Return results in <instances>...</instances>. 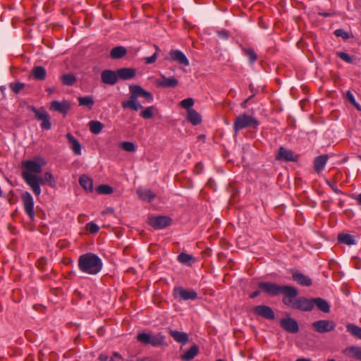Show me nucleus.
I'll list each match as a JSON object with an SVG mask.
<instances>
[{"instance_id":"1","label":"nucleus","mask_w":361,"mask_h":361,"mask_svg":"<svg viewBox=\"0 0 361 361\" xmlns=\"http://www.w3.org/2000/svg\"><path fill=\"white\" fill-rule=\"evenodd\" d=\"M259 288L270 296H277L279 294H283V297L282 302L288 307L292 308V305L298 295V290L296 288L285 285L279 286L278 284L272 282H259L258 283Z\"/></svg>"},{"instance_id":"2","label":"nucleus","mask_w":361,"mask_h":361,"mask_svg":"<svg viewBox=\"0 0 361 361\" xmlns=\"http://www.w3.org/2000/svg\"><path fill=\"white\" fill-rule=\"evenodd\" d=\"M130 97L128 100L123 101L121 106L123 109H130L131 110L137 111L143 108L139 102L137 98L139 97H144L148 102L153 101L154 97L151 92L145 90L138 85H130L129 86Z\"/></svg>"},{"instance_id":"3","label":"nucleus","mask_w":361,"mask_h":361,"mask_svg":"<svg viewBox=\"0 0 361 361\" xmlns=\"http://www.w3.org/2000/svg\"><path fill=\"white\" fill-rule=\"evenodd\" d=\"M316 306L317 308L324 313L330 312V305L322 298H314L309 299L305 297L296 298L294 304L292 305V309L302 312H310Z\"/></svg>"},{"instance_id":"4","label":"nucleus","mask_w":361,"mask_h":361,"mask_svg":"<svg viewBox=\"0 0 361 361\" xmlns=\"http://www.w3.org/2000/svg\"><path fill=\"white\" fill-rule=\"evenodd\" d=\"M102 259L94 253L87 252L79 257L78 268L84 273L95 275L102 270Z\"/></svg>"},{"instance_id":"5","label":"nucleus","mask_w":361,"mask_h":361,"mask_svg":"<svg viewBox=\"0 0 361 361\" xmlns=\"http://www.w3.org/2000/svg\"><path fill=\"white\" fill-rule=\"evenodd\" d=\"M46 161L42 158L37 157L32 160H26L22 162L24 170L22 172V178L24 180L25 174H39L42 173V168L45 166Z\"/></svg>"},{"instance_id":"6","label":"nucleus","mask_w":361,"mask_h":361,"mask_svg":"<svg viewBox=\"0 0 361 361\" xmlns=\"http://www.w3.org/2000/svg\"><path fill=\"white\" fill-rule=\"evenodd\" d=\"M259 121L255 117L247 114H243L237 116L233 122V130L238 133L240 130L247 128H257Z\"/></svg>"},{"instance_id":"7","label":"nucleus","mask_w":361,"mask_h":361,"mask_svg":"<svg viewBox=\"0 0 361 361\" xmlns=\"http://www.w3.org/2000/svg\"><path fill=\"white\" fill-rule=\"evenodd\" d=\"M137 340L143 345L151 344L154 347L160 346L165 343V336L161 333L153 335L142 332L137 334Z\"/></svg>"},{"instance_id":"8","label":"nucleus","mask_w":361,"mask_h":361,"mask_svg":"<svg viewBox=\"0 0 361 361\" xmlns=\"http://www.w3.org/2000/svg\"><path fill=\"white\" fill-rule=\"evenodd\" d=\"M25 182L30 186L35 196H39L41 192V185L47 184L44 180V177L37 176V174H25Z\"/></svg>"},{"instance_id":"9","label":"nucleus","mask_w":361,"mask_h":361,"mask_svg":"<svg viewBox=\"0 0 361 361\" xmlns=\"http://www.w3.org/2000/svg\"><path fill=\"white\" fill-rule=\"evenodd\" d=\"M312 329L319 334H326L332 331L336 328V323L331 320L321 319L312 323Z\"/></svg>"},{"instance_id":"10","label":"nucleus","mask_w":361,"mask_h":361,"mask_svg":"<svg viewBox=\"0 0 361 361\" xmlns=\"http://www.w3.org/2000/svg\"><path fill=\"white\" fill-rule=\"evenodd\" d=\"M30 109L35 114L36 119L42 121V123L40 125L41 128L44 130H50L51 128L50 116L46 110L43 108L37 109L34 106H31Z\"/></svg>"},{"instance_id":"11","label":"nucleus","mask_w":361,"mask_h":361,"mask_svg":"<svg viewBox=\"0 0 361 361\" xmlns=\"http://www.w3.org/2000/svg\"><path fill=\"white\" fill-rule=\"evenodd\" d=\"M172 220L166 216H149L147 223L154 229H163L171 224Z\"/></svg>"},{"instance_id":"12","label":"nucleus","mask_w":361,"mask_h":361,"mask_svg":"<svg viewBox=\"0 0 361 361\" xmlns=\"http://www.w3.org/2000/svg\"><path fill=\"white\" fill-rule=\"evenodd\" d=\"M276 159L281 161H293L297 162L299 159V155L295 154L291 149H288L284 147H280L276 155Z\"/></svg>"},{"instance_id":"13","label":"nucleus","mask_w":361,"mask_h":361,"mask_svg":"<svg viewBox=\"0 0 361 361\" xmlns=\"http://www.w3.org/2000/svg\"><path fill=\"white\" fill-rule=\"evenodd\" d=\"M21 200L26 214L31 219H34L35 213L34 211V200L32 195L28 191H25L21 194Z\"/></svg>"},{"instance_id":"14","label":"nucleus","mask_w":361,"mask_h":361,"mask_svg":"<svg viewBox=\"0 0 361 361\" xmlns=\"http://www.w3.org/2000/svg\"><path fill=\"white\" fill-rule=\"evenodd\" d=\"M252 312L255 314L260 316L266 319L274 320L275 319V314L273 310L268 305H257L252 308Z\"/></svg>"},{"instance_id":"15","label":"nucleus","mask_w":361,"mask_h":361,"mask_svg":"<svg viewBox=\"0 0 361 361\" xmlns=\"http://www.w3.org/2000/svg\"><path fill=\"white\" fill-rule=\"evenodd\" d=\"M166 60L171 61H176L180 65L188 66L190 65L189 61L183 52L178 49L171 50L169 56L165 58Z\"/></svg>"},{"instance_id":"16","label":"nucleus","mask_w":361,"mask_h":361,"mask_svg":"<svg viewBox=\"0 0 361 361\" xmlns=\"http://www.w3.org/2000/svg\"><path fill=\"white\" fill-rule=\"evenodd\" d=\"M280 326L283 329L290 334H296L299 331L298 322L291 317L281 319Z\"/></svg>"},{"instance_id":"17","label":"nucleus","mask_w":361,"mask_h":361,"mask_svg":"<svg viewBox=\"0 0 361 361\" xmlns=\"http://www.w3.org/2000/svg\"><path fill=\"white\" fill-rule=\"evenodd\" d=\"M101 80L104 84L114 85L118 80L117 70L116 71L110 69L104 70L101 73Z\"/></svg>"},{"instance_id":"18","label":"nucleus","mask_w":361,"mask_h":361,"mask_svg":"<svg viewBox=\"0 0 361 361\" xmlns=\"http://www.w3.org/2000/svg\"><path fill=\"white\" fill-rule=\"evenodd\" d=\"M161 79L155 81L156 86L161 88L176 87L178 85V80L174 77L166 78L162 73L160 74Z\"/></svg>"},{"instance_id":"19","label":"nucleus","mask_w":361,"mask_h":361,"mask_svg":"<svg viewBox=\"0 0 361 361\" xmlns=\"http://www.w3.org/2000/svg\"><path fill=\"white\" fill-rule=\"evenodd\" d=\"M71 109V104L67 101H53L50 104L49 109L53 111H57L66 116Z\"/></svg>"},{"instance_id":"20","label":"nucleus","mask_w":361,"mask_h":361,"mask_svg":"<svg viewBox=\"0 0 361 361\" xmlns=\"http://www.w3.org/2000/svg\"><path fill=\"white\" fill-rule=\"evenodd\" d=\"M175 297H178L183 300H195L197 298V293L194 290H186L182 287L174 289Z\"/></svg>"},{"instance_id":"21","label":"nucleus","mask_w":361,"mask_h":361,"mask_svg":"<svg viewBox=\"0 0 361 361\" xmlns=\"http://www.w3.org/2000/svg\"><path fill=\"white\" fill-rule=\"evenodd\" d=\"M293 280L303 286H310L312 279L298 270H291Z\"/></svg>"},{"instance_id":"22","label":"nucleus","mask_w":361,"mask_h":361,"mask_svg":"<svg viewBox=\"0 0 361 361\" xmlns=\"http://www.w3.org/2000/svg\"><path fill=\"white\" fill-rule=\"evenodd\" d=\"M137 71L133 68H121L117 70L118 79L128 80L136 75Z\"/></svg>"},{"instance_id":"23","label":"nucleus","mask_w":361,"mask_h":361,"mask_svg":"<svg viewBox=\"0 0 361 361\" xmlns=\"http://www.w3.org/2000/svg\"><path fill=\"white\" fill-rule=\"evenodd\" d=\"M170 335L178 343L185 344L188 342L189 337L188 334L182 331H178L177 330L169 329V331Z\"/></svg>"},{"instance_id":"24","label":"nucleus","mask_w":361,"mask_h":361,"mask_svg":"<svg viewBox=\"0 0 361 361\" xmlns=\"http://www.w3.org/2000/svg\"><path fill=\"white\" fill-rule=\"evenodd\" d=\"M66 137L68 139V144L71 149L73 150L75 155L81 154V145L75 139V137L71 133H67Z\"/></svg>"},{"instance_id":"25","label":"nucleus","mask_w":361,"mask_h":361,"mask_svg":"<svg viewBox=\"0 0 361 361\" xmlns=\"http://www.w3.org/2000/svg\"><path fill=\"white\" fill-rule=\"evenodd\" d=\"M328 159L329 157L326 154L318 156L314 159V169L317 173H319L324 169Z\"/></svg>"},{"instance_id":"26","label":"nucleus","mask_w":361,"mask_h":361,"mask_svg":"<svg viewBox=\"0 0 361 361\" xmlns=\"http://www.w3.org/2000/svg\"><path fill=\"white\" fill-rule=\"evenodd\" d=\"M79 183L82 188L88 192H92L93 190V180L87 175H82L79 178Z\"/></svg>"},{"instance_id":"27","label":"nucleus","mask_w":361,"mask_h":361,"mask_svg":"<svg viewBox=\"0 0 361 361\" xmlns=\"http://www.w3.org/2000/svg\"><path fill=\"white\" fill-rule=\"evenodd\" d=\"M127 54V49L123 46H117L114 47L111 51L109 56L112 59H120Z\"/></svg>"},{"instance_id":"28","label":"nucleus","mask_w":361,"mask_h":361,"mask_svg":"<svg viewBox=\"0 0 361 361\" xmlns=\"http://www.w3.org/2000/svg\"><path fill=\"white\" fill-rule=\"evenodd\" d=\"M199 353V347L196 344H193L184 354L180 355L183 360L190 361L192 360Z\"/></svg>"},{"instance_id":"29","label":"nucleus","mask_w":361,"mask_h":361,"mask_svg":"<svg viewBox=\"0 0 361 361\" xmlns=\"http://www.w3.org/2000/svg\"><path fill=\"white\" fill-rule=\"evenodd\" d=\"M31 75H32V77L34 78V79L37 80H45L46 78V75H47V71H46V69L41 66H35L32 71H31Z\"/></svg>"},{"instance_id":"30","label":"nucleus","mask_w":361,"mask_h":361,"mask_svg":"<svg viewBox=\"0 0 361 361\" xmlns=\"http://www.w3.org/2000/svg\"><path fill=\"white\" fill-rule=\"evenodd\" d=\"M187 113H188L187 118L193 126H197V125H199L201 123V122H202L201 116L200 115L199 113L197 112L196 110H195L194 109H190V110H188V111Z\"/></svg>"},{"instance_id":"31","label":"nucleus","mask_w":361,"mask_h":361,"mask_svg":"<svg viewBox=\"0 0 361 361\" xmlns=\"http://www.w3.org/2000/svg\"><path fill=\"white\" fill-rule=\"evenodd\" d=\"M139 197L145 201L151 202L155 197V194L148 189H139L137 191Z\"/></svg>"},{"instance_id":"32","label":"nucleus","mask_w":361,"mask_h":361,"mask_svg":"<svg viewBox=\"0 0 361 361\" xmlns=\"http://www.w3.org/2000/svg\"><path fill=\"white\" fill-rule=\"evenodd\" d=\"M346 330L348 333H350L353 336L361 339V327L352 324L348 323L345 325Z\"/></svg>"},{"instance_id":"33","label":"nucleus","mask_w":361,"mask_h":361,"mask_svg":"<svg viewBox=\"0 0 361 361\" xmlns=\"http://www.w3.org/2000/svg\"><path fill=\"white\" fill-rule=\"evenodd\" d=\"M338 240L343 243L348 245H351L355 244V240L354 239V237L351 235L350 234L348 233H340L338 235Z\"/></svg>"},{"instance_id":"34","label":"nucleus","mask_w":361,"mask_h":361,"mask_svg":"<svg viewBox=\"0 0 361 361\" xmlns=\"http://www.w3.org/2000/svg\"><path fill=\"white\" fill-rule=\"evenodd\" d=\"M61 80L63 85L66 86H72L77 80L75 75L72 73H66L61 75Z\"/></svg>"},{"instance_id":"35","label":"nucleus","mask_w":361,"mask_h":361,"mask_svg":"<svg viewBox=\"0 0 361 361\" xmlns=\"http://www.w3.org/2000/svg\"><path fill=\"white\" fill-rule=\"evenodd\" d=\"M89 128L90 131L94 134H99L102 132L104 125L97 121H91L89 122Z\"/></svg>"},{"instance_id":"36","label":"nucleus","mask_w":361,"mask_h":361,"mask_svg":"<svg viewBox=\"0 0 361 361\" xmlns=\"http://www.w3.org/2000/svg\"><path fill=\"white\" fill-rule=\"evenodd\" d=\"M79 105L88 107L90 109H92L94 104V101L91 96L80 97H78Z\"/></svg>"},{"instance_id":"37","label":"nucleus","mask_w":361,"mask_h":361,"mask_svg":"<svg viewBox=\"0 0 361 361\" xmlns=\"http://www.w3.org/2000/svg\"><path fill=\"white\" fill-rule=\"evenodd\" d=\"M178 259L180 262L188 265L191 264V262H195V258L192 255L185 252H181L178 256Z\"/></svg>"},{"instance_id":"38","label":"nucleus","mask_w":361,"mask_h":361,"mask_svg":"<svg viewBox=\"0 0 361 361\" xmlns=\"http://www.w3.org/2000/svg\"><path fill=\"white\" fill-rule=\"evenodd\" d=\"M345 353H351L353 354V357L361 360V347L350 346L345 350Z\"/></svg>"},{"instance_id":"39","label":"nucleus","mask_w":361,"mask_h":361,"mask_svg":"<svg viewBox=\"0 0 361 361\" xmlns=\"http://www.w3.org/2000/svg\"><path fill=\"white\" fill-rule=\"evenodd\" d=\"M154 109L155 107L154 106L147 107L140 112V116L145 119H150L154 116Z\"/></svg>"},{"instance_id":"40","label":"nucleus","mask_w":361,"mask_h":361,"mask_svg":"<svg viewBox=\"0 0 361 361\" xmlns=\"http://www.w3.org/2000/svg\"><path fill=\"white\" fill-rule=\"evenodd\" d=\"M96 190L99 194H104V195H109L114 192V189L112 187H111L108 185H104V184L99 185L97 188Z\"/></svg>"},{"instance_id":"41","label":"nucleus","mask_w":361,"mask_h":361,"mask_svg":"<svg viewBox=\"0 0 361 361\" xmlns=\"http://www.w3.org/2000/svg\"><path fill=\"white\" fill-rule=\"evenodd\" d=\"M195 101L192 98H187L183 100H182L180 103V105L182 108L187 110V112L188 110L193 109L192 106L194 105Z\"/></svg>"},{"instance_id":"42","label":"nucleus","mask_w":361,"mask_h":361,"mask_svg":"<svg viewBox=\"0 0 361 361\" xmlns=\"http://www.w3.org/2000/svg\"><path fill=\"white\" fill-rule=\"evenodd\" d=\"M44 180H45L46 183L51 187H54L56 185V181L54 180V176L49 171H47L44 173Z\"/></svg>"},{"instance_id":"43","label":"nucleus","mask_w":361,"mask_h":361,"mask_svg":"<svg viewBox=\"0 0 361 361\" xmlns=\"http://www.w3.org/2000/svg\"><path fill=\"white\" fill-rule=\"evenodd\" d=\"M121 147L123 150H125L126 152H135V149H136L135 145L133 142H128V141L121 142Z\"/></svg>"},{"instance_id":"44","label":"nucleus","mask_w":361,"mask_h":361,"mask_svg":"<svg viewBox=\"0 0 361 361\" xmlns=\"http://www.w3.org/2000/svg\"><path fill=\"white\" fill-rule=\"evenodd\" d=\"M243 50L245 53V55L249 58L250 63H252L257 59V55L253 49L247 48L244 49Z\"/></svg>"},{"instance_id":"45","label":"nucleus","mask_w":361,"mask_h":361,"mask_svg":"<svg viewBox=\"0 0 361 361\" xmlns=\"http://www.w3.org/2000/svg\"><path fill=\"white\" fill-rule=\"evenodd\" d=\"M336 55L346 63H351L353 62L352 57L345 52L338 51L336 53Z\"/></svg>"},{"instance_id":"46","label":"nucleus","mask_w":361,"mask_h":361,"mask_svg":"<svg viewBox=\"0 0 361 361\" xmlns=\"http://www.w3.org/2000/svg\"><path fill=\"white\" fill-rule=\"evenodd\" d=\"M24 87V83L20 82L10 83V87L16 94H18Z\"/></svg>"},{"instance_id":"47","label":"nucleus","mask_w":361,"mask_h":361,"mask_svg":"<svg viewBox=\"0 0 361 361\" xmlns=\"http://www.w3.org/2000/svg\"><path fill=\"white\" fill-rule=\"evenodd\" d=\"M334 35L336 37H341L343 39H348L350 37V34L343 29H337L334 31Z\"/></svg>"},{"instance_id":"48","label":"nucleus","mask_w":361,"mask_h":361,"mask_svg":"<svg viewBox=\"0 0 361 361\" xmlns=\"http://www.w3.org/2000/svg\"><path fill=\"white\" fill-rule=\"evenodd\" d=\"M87 230L91 233L94 234L99 231V226L94 222H90L86 224Z\"/></svg>"},{"instance_id":"49","label":"nucleus","mask_w":361,"mask_h":361,"mask_svg":"<svg viewBox=\"0 0 361 361\" xmlns=\"http://www.w3.org/2000/svg\"><path fill=\"white\" fill-rule=\"evenodd\" d=\"M157 57V53H154L152 56L145 58V62L146 64L153 63L156 61Z\"/></svg>"},{"instance_id":"50","label":"nucleus","mask_w":361,"mask_h":361,"mask_svg":"<svg viewBox=\"0 0 361 361\" xmlns=\"http://www.w3.org/2000/svg\"><path fill=\"white\" fill-rule=\"evenodd\" d=\"M218 36L222 39H226L228 37V32L225 30L217 32Z\"/></svg>"},{"instance_id":"51","label":"nucleus","mask_w":361,"mask_h":361,"mask_svg":"<svg viewBox=\"0 0 361 361\" xmlns=\"http://www.w3.org/2000/svg\"><path fill=\"white\" fill-rule=\"evenodd\" d=\"M99 361H114L112 357H109L107 355L103 354L99 355Z\"/></svg>"},{"instance_id":"52","label":"nucleus","mask_w":361,"mask_h":361,"mask_svg":"<svg viewBox=\"0 0 361 361\" xmlns=\"http://www.w3.org/2000/svg\"><path fill=\"white\" fill-rule=\"evenodd\" d=\"M345 98L349 101V102L355 99L353 93L350 90L347 91L345 94Z\"/></svg>"},{"instance_id":"53","label":"nucleus","mask_w":361,"mask_h":361,"mask_svg":"<svg viewBox=\"0 0 361 361\" xmlns=\"http://www.w3.org/2000/svg\"><path fill=\"white\" fill-rule=\"evenodd\" d=\"M203 169V164L202 163H197L195 166V172L197 173H200Z\"/></svg>"},{"instance_id":"54","label":"nucleus","mask_w":361,"mask_h":361,"mask_svg":"<svg viewBox=\"0 0 361 361\" xmlns=\"http://www.w3.org/2000/svg\"><path fill=\"white\" fill-rule=\"evenodd\" d=\"M327 183L336 193L339 194L341 192V191L336 187V184H331L330 182Z\"/></svg>"},{"instance_id":"55","label":"nucleus","mask_w":361,"mask_h":361,"mask_svg":"<svg viewBox=\"0 0 361 361\" xmlns=\"http://www.w3.org/2000/svg\"><path fill=\"white\" fill-rule=\"evenodd\" d=\"M318 14L322 17H329V16H332L334 15V13H328V12H319Z\"/></svg>"},{"instance_id":"56","label":"nucleus","mask_w":361,"mask_h":361,"mask_svg":"<svg viewBox=\"0 0 361 361\" xmlns=\"http://www.w3.org/2000/svg\"><path fill=\"white\" fill-rule=\"evenodd\" d=\"M259 294H260V290H257L250 295V298H255L259 296Z\"/></svg>"},{"instance_id":"57","label":"nucleus","mask_w":361,"mask_h":361,"mask_svg":"<svg viewBox=\"0 0 361 361\" xmlns=\"http://www.w3.org/2000/svg\"><path fill=\"white\" fill-rule=\"evenodd\" d=\"M114 212V209L111 208V207H108L106 208L105 210H104L102 212V214H111Z\"/></svg>"},{"instance_id":"58","label":"nucleus","mask_w":361,"mask_h":361,"mask_svg":"<svg viewBox=\"0 0 361 361\" xmlns=\"http://www.w3.org/2000/svg\"><path fill=\"white\" fill-rule=\"evenodd\" d=\"M355 200L357 204L361 206V193L356 197Z\"/></svg>"},{"instance_id":"59","label":"nucleus","mask_w":361,"mask_h":361,"mask_svg":"<svg viewBox=\"0 0 361 361\" xmlns=\"http://www.w3.org/2000/svg\"><path fill=\"white\" fill-rule=\"evenodd\" d=\"M248 99H245L242 104H241V106L244 109H245L247 107V103L248 102Z\"/></svg>"},{"instance_id":"60","label":"nucleus","mask_w":361,"mask_h":361,"mask_svg":"<svg viewBox=\"0 0 361 361\" xmlns=\"http://www.w3.org/2000/svg\"><path fill=\"white\" fill-rule=\"evenodd\" d=\"M113 355H114V357H118V358L122 359L121 355L118 353H117V352H114V353H113Z\"/></svg>"},{"instance_id":"61","label":"nucleus","mask_w":361,"mask_h":361,"mask_svg":"<svg viewBox=\"0 0 361 361\" xmlns=\"http://www.w3.org/2000/svg\"><path fill=\"white\" fill-rule=\"evenodd\" d=\"M249 88H250V91L252 92V94H253V93H255V90H254V86H253V85H252V84H251V83H250V84L249 85Z\"/></svg>"},{"instance_id":"62","label":"nucleus","mask_w":361,"mask_h":361,"mask_svg":"<svg viewBox=\"0 0 361 361\" xmlns=\"http://www.w3.org/2000/svg\"><path fill=\"white\" fill-rule=\"evenodd\" d=\"M295 361H311V360L310 359H306V358H300V359L296 360Z\"/></svg>"},{"instance_id":"63","label":"nucleus","mask_w":361,"mask_h":361,"mask_svg":"<svg viewBox=\"0 0 361 361\" xmlns=\"http://www.w3.org/2000/svg\"><path fill=\"white\" fill-rule=\"evenodd\" d=\"M1 92L4 94L5 90H6V87L5 86H1L0 87Z\"/></svg>"},{"instance_id":"64","label":"nucleus","mask_w":361,"mask_h":361,"mask_svg":"<svg viewBox=\"0 0 361 361\" xmlns=\"http://www.w3.org/2000/svg\"><path fill=\"white\" fill-rule=\"evenodd\" d=\"M358 111H361V106L357 103V104L355 106H354Z\"/></svg>"}]
</instances>
